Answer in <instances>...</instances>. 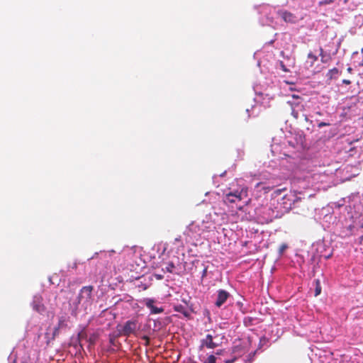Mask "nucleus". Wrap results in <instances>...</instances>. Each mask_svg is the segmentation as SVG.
Returning <instances> with one entry per match:
<instances>
[{
  "instance_id": "obj_39",
  "label": "nucleus",
  "mask_w": 363,
  "mask_h": 363,
  "mask_svg": "<svg viewBox=\"0 0 363 363\" xmlns=\"http://www.w3.org/2000/svg\"><path fill=\"white\" fill-rule=\"evenodd\" d=\"M74 267L76 268L77 267V264H74Z\"/></svg>"
},
{
  "instance_id": "obj_32",
  "label": "nucleus",
  "mask_w": 363,
  "mask_h": 363,
  "mask_svg": "<svg viewBox=\"0 0 363 363\" xmlns=\"http://www.w3.org/2000/svg\"><path fill=\"white\" fill-rule=\"evenodd\" d=\"M181 241V236L175 238V242H180Z\"/></svg>"
},
{
  "instance_id": "obj_21",
  "label": "nucleus",
  "mask_w": 363,
  "mask_h": 363,
  "mask_svg": "<svg viewBox=\"0 0 363 363\" xmlns=\"http://www.w3.org/2000/svg\"><path fill=\"white\" fill-rule=\"evenodd\" d=\"M279 65H280L281 69L284 72H289V71H290V70H289V69H288V68L285 66V65L284 64V62H283L282 61H281V62H279Z\"/></svg>"
},
{
  "instance_id": "obj_28",
  "label": "nucleus",
  "mask_w": 363,
  "mask_h": 363,
  "mask_svg": "<svg viewBox=\"0 0 363 363\" xmlns=\"http://www.w3.org/2000/svg\"><path fill=\"white\" fill-rule=\"evenodd\" d=\"M143 339H145L146 340V344L148 345L149 342H150L149 337L147 336H144Z\"/></svg>"
},
{
  "instance_id": "obj_20",
  "label": "nucleus",
  "mask_w": 363,
  "mask_h": 363,
  "mask_svg": "<svg viewBox=\"0 0 363 363\" xmlns=\"http://www.w3.org/2000/svg\"><path fill=\"white\" fill-rule=\"evenodd\" d=\"M61 328H58V326L55 327L53 333H52V339H54L56 336H57L60 333V330Z\"/></svg>"
},
{
  "instance_id": "obj_24",
  "label": "nucleus",
  "mask_w": 363,
  "mask_h": 363,
  "mask_svg": "<svg viewBox=\"0 0 363 363\" xmlns=\"http://www.w3.org/2000/svg\"><path fill=\"white\" fill-rule=\"evenodd\" d=\"M237 358L236 357H233L230 359H225V363H234L235 361H236Z\"/></svg>"
},
{
  "instance_id": "obj_29",
  "label": "nucleus",
  "mask_w": 363,
  "mask_h": 363,
  "mask_svg": "<svg viewBox=\"0 0 363 363\" xmlns=\"http://www.w3.org/2000/svg\"><path fill=\"white\" fill-rule=\"evenodd\" d=\"M206 272H207V269H206V268H205V269H203V275H202V276H203V277H205V276L206 275Z\"/></svg>"
},
{
  "instance_id": "obj_2",
  "label": "nucleus",
  "mask_w": 363,
  "mask_h": 363,
  "mask_svg": "<svg viewBox=\"0 0 363 363\" xmlns=\"http://www.w3.org/2000/svg\"><path fill=\"white\" fill-rule=\"evenodd\" d=\"M247 196V190L242 189L240 191L235 190L225 194L224 197L225 203H237L240 201Z\"/></svg>"
},
{
  "instance_id": "obj_27",
  "label": "nucleus",
  "mask_w": 363,
  "mask_h": 363,
  "mask_svg": "<svg viewBox=\"0 0 363 363\" xmlns=\"http://www.w3.org/2000/svg\"><path fill=\"white\" fill-rule=\"evenodd\" d=\"M361 3H362L361 1H359L357 4H354L352 9H356L359 4H361Z\"/></svg>"
},
{
  "instance_id": "obj_11",
  "label": "nucleus",
  "mask_w": 363,
  "mask_h": 363,
  "mask_svg": "<svg viewBox=\"0 0 363 363\" xmlns=\"http://www.w3.org/2000/svg\"><path fill=\"white\" fill-rule=\"evenodd\" d=\"M58 328H63L67 327V318L65 316H60L58 319L57 325Z\"/></svg>"
},
{
  "instance_id": "obj_35",
  "label": "nucleus",
  "mask_w": 363,
  "mask_h": 363,
  "mask_svg": "<svg viewBox=\"0 0 363 363\" xmlns=\"http://www.w3.org/2000/svg\"><path fill=\"white\" fill-rule=\"evenodd\" d=\"M349 0H344V4H347Z\"/></svg>"
},
{
  "instance_id": "obj_22",
  "label": "nucleus",
  "mask_w": 363,
  "mask_h": 363,
  "mask_svg": "<svg viewBox=\"0 0 363 363\" xmlns=\"http://www.w3.org/2000/svg\"><path fill=\"white\" fill-rule=\"evenodd\" d=\"M96 336L94 335H92L89 338V342L91 345H94V342H95V340H96Z\"/></svg>"
},
{
  "instance_id": "obj_8",
  "label": "nucleus",
  "mask_w": 363,
  "mask_h": 363,
  "mask_svg": "<svg viewBox=\"0 0 363 363\" xmlns=\"http://www.w3.org/2000/svg\"><path fill=\"white\" fill-rule=\"evenodd\" d=\"M33 310L38 313H42L45 311V306L42 303L40 298L35 297L32 303Z\"/></svg>"
},
{
  "instance_id": "obj_33",
  "label": "nucleus",
  "mask_w": 363,
  "mask_h": 363,
  "mask_svg": "<svg viewBox=\"0 0 363 363\" xmlns=\"http://www.w3.org/2000/svg\"><path fill=\"white\" fill-rule=\"evenodd\" d=\"M252 230H254V228H252ZM257 233V229H255V230L253 232L252 231L251 232V233H254V234H255Z\"/></svg>"
},
{
  "instance_id": "obj_26",
  "label": "nucleus",
  "mask_w": 363,
  "mask_h": 363,
  "mask_svg": "<svg viewBox=\"0 0 363 363\" xmlns=\"http://www.w3.org/2000/svg\"><path fill=\"white\" fill-rule=\"evenodd\" d=\"M342 83L347 85H350L352 82L350 79H343Z\"/></svg>"
},
{
  "instance_id": "obj_9",
  "label": "nucleus",
  "mask_w": 363,
  "mask_h": 363,
  "mask_svg": "<svg viewBox=\"0 0 363 363\" xmlns=\"http://www.w3.org/2000/svg\"><path fill=\"white\" fill-rule=\"evenodd\" d=\"M174 309L175 311L179 312V313H182L183 315H184L185 316H189V315L186 307L181 304L174 306Z\"/></svg>"
},
{
  "instance_id": "obj_14",
  "label": "nucleus",
  "mask_w": 363,
  "mask_h": 363,
  "mask_svg": "<svg viewBox=\"0 0 363 363\" xmlns=\"http://www.w3.org/2000/svg\"><path fill=\"white\" fill-rule=\"evenodd\" d=\"M175 269V265L172 262H169L167 264L165 269H164L167 272L173 273Z\"/></svg>"
},
{
  "instance_id": "obj_37",
  "label": "nucleus",
  "mask_w": 363,
  "mask_h": 363,
  "mask_svg": "<svg viewBox=\"0 0 363 363\" xmlns=\"http://www.w3.org/2000/svg\"><path fill=\"white\" fill-rule=\"evenodd\" d=\"M357 54H358V52H353V55H357Z\"/></svg>"
},
{
  "instance_id": "obj_15",
  "label": "nucleus",
  "mask_w": 363,
  "mask_h": 363,
  "mask_svg": "<svg viewBox=\"0 0 363 363\" xmlns=\"http://www.w3.org/2000/svg\"><path fill=\"white\" fill-rule=\"evenodd\" d=\"M77 338L79 342H81L82 340H85L87 338V334L84 329H83L82 331H80L77 335Z\"/></svg>"
},
{
  "instance_id": "obj_34",
  "label": "nucleus",
  "mask_w": 363,
  "mask_h": 363,
  "mask_svg": "<svg viewBox=\"0 0 363 363\" xmlns=\"http://www.w3.org/2000/svg\"><path fill=\"white\" fill-rule=\"evenodd\" d=\"M316 114L318 115V116H322V113L320 111L316 112Z\"/></svg>"
},
{
  "instance_id": "obj_23",
  "label": "nucleus",
  "mask_w": 363,
  "mask_h": 363,
  "mask_svg": "<svg viewBox=\"0 0 363 363\" xmlns=\"http://www.w3.org/2000/svg\"><path fill=\"white\" fill-rule=\"evenodd\" d=\"M330 124L329 123H325V122H320L318 123V128H322V127H324V126H329Z\"/></svg>"
},
{
  "instance_id": "obj_5",
  "label": "nucleus",
  "mask_w": 363,
  "mask_h": 363,
  "mask_svg": "<svg viewBox=\"0 0 363 363\" xmlns=\"http://www.w3.org/2000/svg\"><path fill=\"white\" fill-rule=\"evenodd\" d=\"M277 13L286 23H296L298 22V18L296 16L290 11L286 10H279Z\"/></svg>"
},
{
  "instance_id": "obj_38",
  "label": "nucleus",
  "mask_w": 363,
  "mask_h": 363,
  "mask_svg": "<svg viewBox=\"0 0 363 363\" xmlns=\"http://www.w3.org/2000/svg\"><path fill=\"white\" fill-rule=\"evenodd\" d=\"M217 354H221V352H216Z\"/></svg>"
},
{
  "instance_id": "obj_1",
  "label": "nucleus",
  "mask_w": 363,
  "mask_h": 363,
  "mask_svg": "<svg viewBox=\"0 0 363 363\" xmlns=\"http://www.w3.org/2000/svg\"><path fill=\"white\" fill-rule=\"evenodd\" d=\"M94 287L92 286H83L79 293L77 296V303L82 304L85 308L90 306L92 303V291Z\"/></svg>"
},
{
  "instance_id": "obj_18",
  "label": "nucleus",
  "mask_w": 363,
  "mask_h": 363,
  "mask_svg": "<svg viewBox=\"0 0 363 363\" xmlns=\"http://www.w3.org/2000/svg\"><path fill=\"white\" fill-rule=\"evenodd\" d=\"M319 51H320L319 55L321 57V62H322L323 63L326 62V60H325V54H324V50L323 49V48H322V47H320V48H319Z\"/></svg>"
},
{
  "instance_id": "obj_12",
  "label": "nucleus",
  "mask_w": 363,
  "mask_h": 363,
  "mask_svg": "<svg viewBox=\"0 0 363 363\" xmlns=\"http://www.w3.org/2000/svg\"><path fill=\"white\" fill-rule=\"evenodd\" d=\"M307 57H308V60H309L311 67H312L313 65V64L315 63V62H316L318 60V57L315 55L313 54L311 52H310L308 54Z\"/></svg>"
},
{
  "instance_id": "obj_7",
  "label": "nucleus",
  "mask_w": 363,
  "mask_h": 363,
  "mask_svg": "<svg viewBox=\"0 0 363 363\" xmlns=\"http://www.w3.org/2000/svg\"><path fill=\"white\" fill-rule=\"evenodd\" d=\"M230 296V294L223 289H220L218 291V296L217 299L215 303L216 306L218 307H220L228 299V298Z\"/></svg>"
},
{
  "instance_id": "obj_6",
  "label": "nucleus",
  "mask_w": 363,
  "mask_h": 363,
  "mask_svg": "<svg viewBox=\"0 0 363 363\" xmlns=\"http://www.w3.org/2000/svg\"><path fill=\"white\" fill-rule=\"evenodd\" d=\"M218 346V344L213 342V336L208 334L205 339L201 340L200 350H202L204 347L208 349H214Z\"/></svg>"
},
{
  "instance_id": "obj_36",
  "label": "nucleus",
  "mask_w": 363,
  "mask_h": 363,
  "mask_svg": "<svg viewBox=\"0 0 363 363\" xmlns=\"http://www.w3.org/2000/svg\"><path fill=\"white\" fill-rule=\"evenodd\" d=\"M264 189H265V190H268V191H269V190L271 189V188H270V187H267V188H265Z\"/></svg>"
},
{
  "instance_id": "obj_3",
  "label": "nucleus",
  "mask_w": 363,
  "mask_h": 363,
  "mask_svg": "<svg viewBox=\"0 0 363 363\" xmlns=\"http://www.w3.org/2000/svg\"><path fill=\"white\" fill-rule=\"evenodd\" d=\"M138 329V322L136 320H130L125 323L122 329L119 330L123 336L129 337L133 334Z\"/></svg>"
},
{
  "instance_id": "obj_19",
  "label": "nucleus",
  "mask_w": 363,
  "mask_h": 363,
  "mask_svg": "<svg viewBox=\"0 0 363 363\" xmlns=\"http://www.w3.org/2000/svg\"><path fill=\"white\" fill-rule=\"evenodd\" d=\"M333 2V0H321L319 1L318 5L323 6V5H327L330 4Z\"/></svg>"
},
{
  "instance_id": "obj_25",
  "label": "nucleus",
  "mask_w": 363,
  "mask_h": 363,
  "mask_svg": "<svg viewBox=\"0 0 363 363\" xmlns=\"http://www.w3.org/2000/svg\"><path fill=\"white\" fill-rule=\"evenodd\" d=\"M285 190V189H277L275 191H274V194H277V195H279L281 194V193Z\"/></svg>"
},
{
  "instance_id": "obj_4",
  "label": "nucleus",
  "mask_w": 363,
  "mask_h": 363,
  "mask_svg": "<svg viewBox=\"0 0 363 363\" xmlns=\"http://www.w3.org/2000/svg\"><path fill=\"white\" fill-rule=\"evenodd\" d=\"M143 302L145 306L150 310L151 314H159L164 312L162 307H157L155 306L156 301L153 298H145Z\"/></svg>"
},
{
  "instance_id": "obj_10",
  "label": "nucleus",
  "mask_w": 363,
  "mask_h": 363,
  "mask_svg": "<svg viewBox=\"0 0 363 363\" xmlns=\"http://www.w3.org/2000/svg\"><path fill=\"white\" fill-rule=\"evenodd\" d=\"M339 74V70L338 69L334 67L331 69H330L328 73H327V77L329 79H336L337 77V74Z\"/></svg>"
},
{
  "instance_id": "obj_30",
  "label": "nucleus",
  "mask_w": 363,
  "mask_h": 363,
  "mask_svg": "<svg viewBox=\"0 0 363 363\" xmlns=\"http://www.w3.org/2000/svg\"><path fill=\"white\" fill-rule=\"evenodd\" d=\"M347 70V72L349 73H352V68L351 67H349Z\"/></svg>"
},
{
  "instance_id": "obj_17",
  "label": "nucleus",
  "mask_w": 363,
  "mask_h": 363,
  "mask_svg": "<svg viewBox=\"0 0 363 363\" xmlns=\"http://www.w3.org/2000/svg\"><path fill=\"white\" fill-rule=\"evenodd\" d=\"M203 363H216V357L211 354L208 357L206 360Z\"/></svg>"
},
{
  "instance_id": "obj_31",
  "label": "nucleus",
  "mask_w": 363,
  "mask_h": 363,
  "mask_svg": "<svg viewBox=\"0 0 363 363\" xmlns=\"http://www.w3.org/2000/svg\"><path fill=\"white\" fill-rule=\"evenodd\" d=\"M292 113H293L294 116L296 118H298V113H297V112H296V113H295V112H294V111Z\"/></svg>"
},
{
  "instance_id": "obj_13",
  "label": "nucleus",
  "mask_w": 363,
  "mask_h": 363,
  "mask_svg": "<svg viewBox=\"0 0 363 363\" xmlns=\"http://www.w3.org/2000/svg\"><path fill=\"white\" fill-rule=\"evenodd\" d=\"M315 282V296H317L321 293V286H320V281L319 279H315L314 281Z\"/></svg>"
},
{
  "instance_id": "obj_16",
  "label": "nucleus",
  "mask_w": 363,
  "mask_h": 363,
  "mask_svg": "<svg viewBox=\"0 0 363 363\" xmlns=\"http://www.w3.org/2000/svg\"><path fill=\"white\" fill-rule=\"evenodd\" d=\"M289 247L288 245L286 243H282L278 250L279 255H282L285 250Z\"/></svg>"
}]
</instances>
